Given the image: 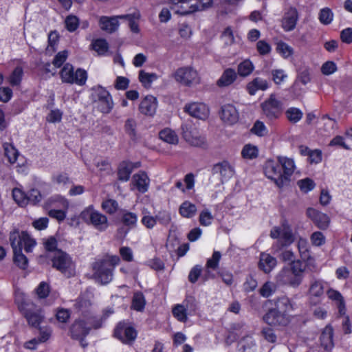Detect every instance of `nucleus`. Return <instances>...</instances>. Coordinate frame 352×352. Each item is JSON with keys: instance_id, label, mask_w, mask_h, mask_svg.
<instances>
[{"instance_id": "60", "label": "nucleus", "mask_w": 352, "mask_h": 352, "mask_svg": "<svg viewBox=\"0 0 352 352\" xmlns=\"http://www.w3.org/2000/svg\"><path fill=\"white\" fill-rule=\"evenodd\" d=\"M46 252L56 254L57 250H62L58 248V241L54 236L49 237L43 243Z\"/></svg>"}, {"instance_id": "32", "label": "nucleus", "mask_w": 352, "mask_h": 352, "mask_svg": "<svg viewBox=\"0 0 352 352\" xmlns=\"http://www.w3.org/2000/svg\"><path fill=\"white\" fill-rule=\"evenodd\" d=\"M294 235L290 230L283 231L280 238L273 245L272 248L275 252H278L285 248L289 246L294 242Z\"/></svg>"}, {"instance_id": "17", "label": "nucleus", "mask_w": 352, "mask_h": 352, "mask_svg": "<svg viewBox=\"0 0 352 352\" xmlns=\"http://www.w3.org/2000/svg\"><path fill=\"white\" fill-rule=\"evenodd\" d=\"M173 77L177 82L190 86L197 78V72L189 67H179L173 74Z\"/></svg>"}, {"instance_id": "1", "label": "nucleus", "mask_w": 352, "mask_h": 352, "mask_svg": "<svg viewBox=\"0 0 352 352\" xmlns=\"http://www.w3.org/2000/svg\"><path fill=\"white\" fill-rule=\"evenodd\" d=\"M295 168V163L292 159L278 156L277 162L273 160H268L265 162L263 172L265 175L273 181L276 186L282 188L290 182Z\"/></svg>"}, {"instance_id": "20", "label": "nucleus", "mask_w": 352, "mask_h": 352, "mask_svg": "<svg viewBox=\"0 0 352 352\" xmlns=\"http://www.w3.org/2000/svg\"><path fill=\"white\" fill-rule=\"evenodd\" d=\"M158 106L157 98L152 95L146 96L139 104L140 112L146 116H153Z\"/></svg>"}, {"instance_id": "64", "label": "nucleus", "mask_w": 352, "mask_h": 352, "mask_svg": "<svg viewBox=\"0 0 352 352\" xmlns=\"http://www.w3.org/2000/svg\"><path fill=\"white\" fill-rule=\"evenodd\" d=\"M256 50L261 56H265L271 52L272 47L266 41L260 40L256 43Z\"/></svg>"}, {"instance_id": "52", "label": "nucleus", "mask_w": 352, "mask_h": 352, "mask_svg": "<svg viewBox=\"0 0 352 352\" xmlns=\"http://www.w3.org/2000/svg\"><path fill=\"white\" fill-rule=\"evenodd\" d=\"M80 24V21L78 16L73 14L68 15L65 20V28L69 32H75Z\"/></svg>"}, {"instance_id": "15", "label": "nucleus", "mask_w": 352, "mask_h": 352, "mask_svg": "<svg viewBox=\"0 0 352 352\" xmlns=\"http://www.w3.org/2000/svg\"><path fill=\"white\" fill-rule=\"evenodd\" d=\"M93 270L96 278L102 284L107 285L112 280L113 270L101 260L94 263Z\"/></svg>"}, {"instance_id": "10", "label": "nucleus", "mask_w": 352, "mask_h": 352, "mask_svg": "<svg viewBox=\"0 0 352 352\" xmlns=\"http://www.w3.org/2000/svg\"><path fill=\"white\" fill-rule=\"evenodd\" d=\"M91 331L90 322L84 318H76L70 324L68 329V336L73 340L78 341L82 348H86L88 343L86 338Z\"/></svg>"}, {"instance_id": "56", "label": "nucleus", "mask_w": 352, "mask_h": 352, "mask_svg": "<svg viewBox=\"0 0 352 352\" xmlns=\"http://www.w3.org/2000/svg\"><path fill=\"white\" fill-rule=\"evenodd\" d=\"M72 312L69 309L59 307L56 311L55 317L58 322L65 324L71 318Z\"/></svg>"}, {"instance_id": "23", "label": "nucleus", "mask_w": 352, "mask_h": 352, "mask_svg": "<svg viewBox=\"0 0 352 352\" xmlns=\"http://www.w3.org/2000/svg\"><path fill=\"white\" fill-rule=\"evenodd\" d=\"M69 203L67 199L60 195H54L49 197L44 203L45 210L63 208L68 210Z\"/></svg>"}, {"instance_id": "28", "label": "nucleus", "mask_w": 352, "mask_h": 352, "mask_svg": "<svg viewBox=\"0 0 352 352\" xmlns=\"http://www.w3.org/2000/svg\"><path fill=\"white\" fill-rule=\"evenodd\" d=\"M183 138L190 144H195L197 140L198 131L192 122H186L181 126Z\"/></svg>"}, {"instance_id": "50", "label": "nucleus", "mask_w": 352, "mask_h": 352, "mask_svg": "<svg viewBox=\"0 0 352 352\" xmlns=\"http://www.w3.org/2000/svg\"><path fill=\"white\" fill-rule=\"evenodd\" d=\"M258 155V149L257 146L250 144H245L241 151V156L244 159L253 160L256 158Z\"/></svg>"}, {"instance_id": "58", "label": "nucleus", "mask_w": 352, "mask_h": 352, "mask_svg": "<svg viewBox=\"0 0 352 352\" xmlns=\"http://www.w3.org/2000/svg\"><path fill=\"white\" fill-rule=\"evenodd\" d=\"M310 241L314 246L320 247L325 243L326 238L322 232L316 231L311 234Z\"/></svg>"}, {"instance_id": "12", "label": "nucleus", "mask_w": 352, "mask_h": 352, "mask_svg": "<svg viewBox=\"0 0 352 352\" xmlns=\"http://www.w3.org/2000/svg\"><path fill=\"white\" fill-rule=\"evenodd\" d=\"M52 267L67 278L74 275V265L72 258L63 250H57L52 255Z\"/></svg>"}, {"instance_id": "43", "label": "nucleus", "mask_w": 352, "mask_h": 352, "mask_svg": "<svg viewBox=\"0 0 352 352\" xmlns=\"http://www.w3.org/2000/svg\"><path fill=\"white\" fill-rule=\"evenodd\" d=\"M254 69L252 62L249 59H245L238 65L237 75L241 77H246L252 74Z\"/></svg>"}, {"instance_id": "11", "label": "nucleus", "mask_w": 352, "mask_h": 352, "mask_svg": "<svg viewBox=\"0 0 352 352\" xmlns=\"http://www.w3.org/2000/svg\"><path fill=\"white\" fill-rule=\"evenodd\" d=\"M9 240L12 249L24 248L27 253L32 252L36 245V241L31 237L28 231L20 232L19 229L14 228L10 232Z\"/></svg>"}, {"instance_id": "49", "label": "nucleus", "mask_w": 352, "mask_h": 352, "mask_svg": "<svg viewBox=\"0 0 352 352\" xmlns=\"http://www.w3.org/2000/svg\"><path fill=\"white\" fill-rule=\"evenodd\" d=\"M137 122L133 118H128L124 123V131L132 140L137 139Z\"/></svg>"}, {"instance_id": "6", "label": "nucleus", "mask_w": 352, "mask_h": 352, "mask_svg": "<svg viewBox=\"0 0 352 352\" xmlns=\"http://www.w3.org/2000/svg\"><path fill=\"white\" fill-rule=\"evenodd\" d=\"M79 218L82 222L87 225L92 226L100 232H104L109 227L107 217L96 210L92 204L81 211Z\"/></svg>"}, {"instance_id": "5", "label": "nucleus", "mask_w": 352, "mask_h": 352, "mask_svg": "<svg viewBox=\"0 0 352 352\" xmlns=\"http://www.w3.org/2000/svg\"><path fill=\"white\" fill-rule=\"evenodd\" d=\"M19 311L26 319L28 324L36 329L41 327V324L44 319L41 309L38 308L36 304L29 299L22 298L16 301Z\"/></svg>"}, {"instance_id": "34", "label": "nucleus", "mask_w": 352, "mask_h": 352, "mask_svg": "<svg viewBox=\"0 0 352 352\" xmlns=\"http://www.w3.org/2000/svg\"><path fill=\"white\" fill-rule=\"evenodd\" d=\"M298 249L300 256L303 261L308 262L313 258L311 256V247L307 239L299 238L298 241Z\"/></svg>"}, {"instance_id": "61", "label": "nucleus", "mask_w": 352, "mask_h": 352, "mask_svg": "<svg viewBox=\"0 0 352 352\" xmlns=\"http://www.w3.org/2000/svg\"><path fill=\"white\" fill-rule=\"evenodd\" d=\"M67 57H68L67 50L60 51L55 55V56L52 60V64L56 68H60L65 64V62L67 60Z\"/></svg>"}, {"instance_id": "59", "label": "nucleus", "mask_w": 352, "mask_h": 352, "mask_svg": "<svg viewBox=\"0 0 352 352\" xmlns=\"http://www.w3.org/2000/svg\"><path fill=\"white\" fill-rule=\"evenodd\" d=\"M138 78L140 82L146 87L150 85L154 80L157 79V75L153 73L150 74L141 70L139 72Z\"/></svg>"}, {"instance_id": "22", "label": "nucleus", "mask_w": 352, "mask_h": 352, "mask_svg": "<svg viewBox=\"0 0 352 352\" xmlns=\"http://www.w3.org/2000/svg\"><path fill=\"white\" fill-rule=\"evenodd\" d=\"M120 15L102 16L99 19V26L102 31L112 34L116 32L120 26L119 19Z\"/></svg>"}, {"instance_id": "4", "label": "nucleus", "mask_w": 352, "mask_h": 352, "mask_svg": "<svg viewBox=\"0 0 352 352\" xmlns=\"http://www.w3.org/2000/svg\"><path fill=\"white\" fill-rule=\"evenodd\" d=\"M305 266L300 260L289 263L280 271L279 276L283 283L294 288L298 287L302 282Z\"/></svg>"}, {"instance_id": "25", "label": "nucleus", "mask_w": 352, "mask_h": 352, "mask_svg": "<svg viewBox=\"0 0 352 352\" xmlns=\"http://www.w3.org/2000/svg\"><path fill=\"white\" fill-rule=\"evenodd\" d=\"M237 73L234 69L228 67L223 70L216 85L220 88L227 87L232 85L237 79Z\"/></svg>"}, {"instance_id": "36", "label": "nucleus", "mask_w": 352, "mask_h": 352, "mask_svg": "<svg viewBox=\"0 0 352 352\" xmlns=\"http://www.w3.org/2000/svg\"><path fill=\"white\" fill-rule=\"evenodd\" d=\"M197 206L190 201H184L179 208V214L184 218L190 219L197 213Z\"/></svg>"}, {"instance_id": "13", "label": "nucleus", "mask_w": 352, "mask_h": 352, "mask_svg": "<svg viewBox=\"0 0 352 352\" xmlns=\"http://www.w3.org/2000/svg\"><path fill=\"white\" fill-rule=\"evenodd\" d=\"M94 101L97 102V109L102 113H109L113 107V102L110 93L102 86L94 89Z\"/></svg>"}, {"instance_id": "19", "label": "nucleus", "mask_w": 352, "mask_h": 352, "mask_svg": "<svg viewBox=\"0 0 352 352\" xmlns=\"http://www.w3.org/2000/svg\"><path fill=\"white\" fill-rule=\"evenodd\" d=\"M298 19L299 14L297 9L290 7L283 16L281 27L285 32H291L296 28Z\"/></svg>"}, {"instance_id": "38", "label": "nucleus", "mask_w": 352, "mask_h": 352, "mask_svg": "<svg viewBox=\"0 0 352 352\" xmlns=\"http://www.w3.org/2000/svg\"><path fill=\"white\" fill-rule=\"evenodd\" d=\"M140 18L139 12H134L133 14H121L120 19H126L129 22V26L132 32L138 34L140 31L138 21Z\"/></svg>"}, {"instance_id": "53", "label": "nucleus", "mask_w": 352, "mask_h": 352, "mask_svg": "<svg viewBox=\"0 0 352 352\" xmlns=\"http://www.w3.org/2000/svg\"><path fill=\"white\" fill-rule=\"evenodd\" d=\"M297 185L301 192L307 193L314 189L316 184L314 181L309 177L300 179L297 182Z\"/></svg>"}, {"instance_id": "40", "label": "nucleus", "mask_w": 352, "mask_h": 352, "mask_svg": "<svg viewBox=\"0 0 352 352\" xmlns=\"http://www.w3.org/2000/svg\"><path fill=\"white\" fill-rule=\"evenodd\" d=\"M173 317L180 322H186L188 320V309L185 307V305L177 304L172 309Z\"/></svg>"}, {"instance_id": "45", "label": "nucleus", "mask_w": 352, "mask_h": 352, "mask_svg": "<svg viewBox=\"0 0 352 352\" xmlns=\"http://www.w3.org/2000/svg\"><path fill=\"white\" fill-rule=\"evenodd\" d=\"M101 208L107 214H114L119 209L118 202L113 199H106L102 201Z\"/></svg>"}, {"instance_id": "55", "label": "nucleus", "mask_w": 352, "mask_h": 352, "mask_svg": "<svg viewBox=\"0 0 352 352\" xmlns=\"http://www.w3.org/2000/svg\"><path fill=\"white\" fill-rule=\"evenodd\" d=\"M92 48L98 54H104L108 51L109 44L104 38H97L91 43Z\"/></svg>"}, {"instance_id": "26", "label": "nucleus", "mask_w": 352, "mask_h": 352, "mask_svg": "<svg viewBox=\"0 0 352 352\" xmlns=\"http://www.w3.org/2000/svg\"><path fill=\"white\" fill-rule=\"evenodd\" d=\"M121 222L124 226H126L128 229L124 230L122 228H118V232L119 234L124 233V235L126 236L131 229L136 227L138 222V215L134 212L124 210L121 218Z\"/></svg>"}, {"instance_id": "8", "label": "nucleus", "mask_w": 352, "mask_h": 352, "mask_svg": "<svg viewBox=\"0 0 352 352\" xmlns=\"http://www.w3.org/2000/svg\"><path fill=\"white\" fill-rule=\"evenodd\" d=\"M59 76L63 83L79 86L85 85L88 78L87 72L85 69L79 67L74 70V67L69 63H66L62 67Z\"/></svg>"}, {"instance_id": "29", "label": "nucleus", "mask_w": 352, "mask_h": 352, "mask_svg": "<svg viewBox=\"0 0 352 352\" xmlns=\"http://www.w3.org/2000/svg\"><path fill=\"white\" fill-rule=\"evenodd\" d=\"M276 263L277 261L276 258L271 256L270 254L261 252L258 263V267L264 273L269 274L276 267Z\"/></svg>"}, {"instance_id": "24", "label": "nucleus", "mask_w": 352, "mask_h": 352, "mask_svg": "<svg viewBox=\"0 0 352 352\" xmlns=\"http://www.w3.org/2000/svg\"><path fill=\"white\" fill-rule=\"evenodd\" d=\"M327 294L330 300L336 302L339 316H343L345 315L346 311V307L344 298L342 294L338 290H336L333 288H329L327 292Z\"/></svg>"}, {"instance_id": "48", "label": "nucleus", "mask_w": 352, "mask_h": 352, "mask_svg": "<svg viewBox=\"0 0 352 352\" xmlns=\"http://www.w3.org/2000/svg\"><path fill=\"white\" fill-rule=\"evenodd\" d=\"M333 329L330 324L327 325L320 335L321 343L327 348L329 344H333Z\"/></svg>"}, {"instance_id": "31", "label": "nucleus", "mask_w": 352, "mask_h": 352, "mask_svg": "<svg viewBox=\"0 0 352 352\" xmlns=\"http://www.w3.org/2000/svg\"><path fill=\"white\" fill-rule=\"evenodd\" d=\"M269 87V82L267 80L256 77L247 84L246 90L250 95L254 96L258 91H265Z\"/></svg>"}, {"instance_id": "14", "label": "nucleus", "mask_w": 352, "mask_h": 352, "mask_svg": "<svg viewBox=\"0 0 352 352\" xmlns=\"http://www.w3.org/2000/svg\"><path fill=\"white\" fill-rule=\"evenodd\" d=\"M142 163L140 161L131 162L129 160L121 161L117 168V177L120 182H128L134 169L140 168Z\"/></svg>"}, {"instance_id": "30", "label": "nucleus", "mask_w": 352, "mask_h": 352, "mask_svg": "<svg viewBox=\"0 0 352 352\" xmlns=\"http://www.w3.org/2000/svg\"><path fill=\"white\" fill-rule=\"evenodd\" d=\"M150 179L145 171L141 170L133 176V183L136 189L141 193H145L148 190Z\"/></svg>"}, {"instance_id": "16", "label": "nucleus", "mask_w": 352, "mask_h": 352, "mask_svg": "<svg viewBox=\"0 0 352 352\" xmlns=\"http://www.w3.org/2000/svg\"><path fill=\"white\" fill-rule=\"evenodd\" d=\"M306 214L318 229L326 230L329 227L331 219L327 214L309 207L306 210Z\"/></svg>"}, {"instance_id": "33", "label": "nucleus", "mask_w": 352, "mask_h": 352, "mask_svg": "<svg viewBox=\"0 0 352 352\" xmlns=\"http://www.w3.org/2000/svg\"><path fill=\"white\" fill-rule=\"evenodd\" d=\"M212 171L213 174L219 173L222 177H230L234 173V169L227 160H223L221 162L217 163L213 165Z\"/></svg>"}, {"instance_id": "21", "label": "nucleus", "mask_w": 352, "mask_h": 352, "mask_svg": "<svg viewBox=\"0 0 352 352\" xmlns=\"http://www.w3.org/2000/svg\"><path fill=\"white\" fill-rule=\"evenodd\" d=\"M185 111L191 116L205 120L208 118L210 111L206 104L201 102H193L186 105Z\"/></svg>"}, {"instance_id": "39", "label": "nucleus", "mask_w": 352, "mask_h": 352, "mask_svg": "<svg viewBox=\"0 0 352 352\" xmlns=\"http://www.w3.org/2000/svg\"><path fill=\"white\" fill-rule=\"evenodd\" d=\"M13 250V262L21 270H26L28 267V259L27 256L23 254L21 248Z\"/></svg>"}, {"instance_id": "2", "label": "nucleus", "mask_w": 352, "mask_h": 352, "mask_svg": "<svg viewBox=\"0 0 352 352\" xmlns=\"http://www.w3.org/2000/svg\"><path fill=\"white\" fill-rule=\"evenodd\" d=\"M292 310L294 306L288 297H278L274 300V307L267 310L263 320L271 327H285L291 322L292 316L289 312Z\"/></svg>"}, {"instance_id": "57", "label": "nucleus", "mask_w": 352, "mask_h": 352, "mask_svg": "<svg viewBox=\"0 0 352 352\" xmlns=\"http://www.w3.org/2000/svg\"><path fill=\"white\" fill-rule=\"evenodd\" d=\"M213 215L208 209H204L201 211L199 217V221L202 226H209L213 221Z\"/></svg>"}, {"instance_id": "3", "label": "nucleus", "mask_w": 352, "mask_h": 352, "mask_svg": "<svg viewBox=\"0 0 352 352\" xmlns=\"http://www.w3.org/2000/svg\"><path fill=\"white\" fill-rule=\"evenodd\" d=\"M138 336L135 324L129 320H122L116 323L112 337L122 344L129 346L133 345Z\"/></svg>"}, {"instance_id": "18", "label": "nucleus", "mask_w": 352, "mask_h": 352, "mask_svg": "<svg viewBox=\"0 0 352 352\" xmlns=\"http://www.w3.org/2000/svg\"><path fill=\"white\" fill-rule=\"evenodd\" d=\"M219 117L226 124L233 125L239 122V113L234 104H226L221 107Z\"/></svg>"}, {"instance_id": "46", "label": "nucleus", "mask_w": 352, "mask_h": 352, "mask_svg": "<svg viewBox=\"0 0 352 352\" xmlns=\"http://www.w3.org/2000/svg\"><path fill=\"white\" fill-rule=\"evenodd\" d=\"M276 50L283 58H288L294 54V49L283 41L277 43Z\"/></svg>"}, {"instance_id": "47", "label": "nucleus", "mask_w": 352, "mask_h": 352, "mask_svg": "<svg viewBox=\"0 0 352 352\" xmlns=\"http://www.w3.org/2000/svg\"><path fill=\"white\" fill-rule=\"evenodd\" d=\"M333 16L331 9L328 7L322 8L318 14V19L320 23L324 25L331 24L333 20Z\"/></svg>"}, {"instance_id": "37", "label": "nucleus", "mask_w": 352, "mask_h": 352, "mask_svg": "<svg viewBox=\"0 0 352 352\" xmlns=\"http://www.w3.org/2000/svg\"><path fill=\"white\" fill-rule=\"evenodd\" d=\"M146 303V299L143 293L137 292L133 296L131 308L136 311L142 312L145 309Z\"/></svg>"}, {"instance_id": "42", "label": "nucleus", "mask_w": 352, "mask_h": 352, "mask_svg": "<svg viewBox=\"0 0 352 352\" xmlns=\"http://www.w3.org/2000/svg\"><path fill=\"white\" fill-rule=\"evenodd\" d=\"M5 157L10 164H14L19 156V151L11 143L6 142L3 144Z\"/></svg>"}, {"instance_id": "41", "label": "nucleus", "mask_w": 352, "mask_h": 352, "mask_svg": "<svg viewBox=\"0 0 352 352\" xmlns=\"http://www.w3.org/2000/svg\"><path fill=\"white\" fill-rule=\"evenodd\" d=\"M160 138L164 142L170 144H177L179 142L176 133L170 128H165L159 133Z\"/></svg>"}, {"instance_id": "27", "label": "nucleus", "mask_w": 352, "mask_h": 352, "mask_svg": "<svg viewBox=\"0 0 352 352\" xmlns=\"http://www.w3.org/2000/svg\"><path fill=\"white\" fill-rule=\"evenodd\" d=\"M221 258V254L219 251L214 250L212 256L208 258L206 263V268L207 269L206 274L203 276L202 279L204 281L208 280L210 278H214V275L210 274L209 269L216 270L219 265V262Z\"/></svg>"}, {"instance_id": "44", "label": "nucleus", "mask_w": 352, "mask_h": 352, "mask_svg": "<svg viewBox=\"0 0 352 352\" xmlns=\"http://www.w3.org/2000/svg\"><path fill=\"white\" fill-rule=\"evenodd\" d=\"M287 120L292 124H296L303 116L302 111L297 107H289L285 112Z\"/></svg>"}, {"instance_id": "62", "label": "nucleus", "mask_w": 352, "mask_h": 352, "mask_svg": "<svg viewBox=\"0 0 352 352\" xmlns=\"http://www.w3.org/2000/svg\"><path fill=\"white\" fill-rule=\"evenodd\" d=\"M50 292V287L49 284L45 281L41 282L36 288V294L41 299L46 298L49 296Z\"/></svg>"}, {"instance_id": "7", "label": "nucleus", "mask_w": 352, "mask_h": 352, "mask_svg": "<svg viewBox=\"0 0 352 352\" xmlns=\"http://www.w3.org/2000/svg\"><path fill=\"white\" fill-rule=\"evenodd\" d=\"M171 9L177 14L186 15L204 10L212 5V0H169Z\"/></svg>"}, {"instance_id": "9", "label": "nucleus", "mask_w": 352, "mask_h": 352, "mask_svg": "<svg viewBox=\"0 0 352 352\" xmlns=\"http://www.w3.org/2000/svg\"><path fill=\"white\" fill-rule=\"evenodd\" d=\"M261 109L267 123H272L278 120L283 113V103L277 99L274 94L261 104Z\"/></svg>"}, {"instance_id": "51", "label": "nucleus", "mask_w": 352, "mask_h": 352, "mask_svg": "<svg viewBox=\"0 0 352 352\" xmlns=\"http://www.w3.org/2000/svg\"><path fill=\"white\" fill-rule=\"evenodd\" d=\"M12 197L14 201L21 207L28 205L27 193L22 190L15 188L12 190Z\"/></svg>"}, {"instance_id": "54", "label": "nucleus", "mask_w": 352, "mask_h": 352, "mask_svg": "<svg viewBox=\"0 0 352 352\" xmlns=\"http://www.w3.org/2000/svg\"><path fill=\"white\" fill-rule=\"evenodd\" d=\"M41 193L36 188H32L27 192L28 204H30L31 205L36 206L41 202Z\"/></svg>"}, {"instance_id": "63", "label": "nucleus", "mask_w": 352, "mask_h": 352, "mask_svg": "<svg viewBox=\"0 0 352 352\" xmlns=\"http://www.w3.org/2000/svg\"><path fill=\"white\" fill-rule=\"evenodd\" d=\"M47 214L52 219H56L58 222L65 220L67 216V210L63 208L47 210Z\"/></svg>"}, {"instance_id": "35", "label": "nucleus", "mask_w": 352, "mask_h": 352, "mask_svg": "<svg viewBox=\"0 0 352 352\" xmlns=\"http://www.w3.org/2000/svg\"><path fill=\"white\" fill-rule=\"evenodd\" d=\"M24 76L23 68L21 65L16 66L8 78V81L10 86H20Z\"/></svg>"}]
</instances>
